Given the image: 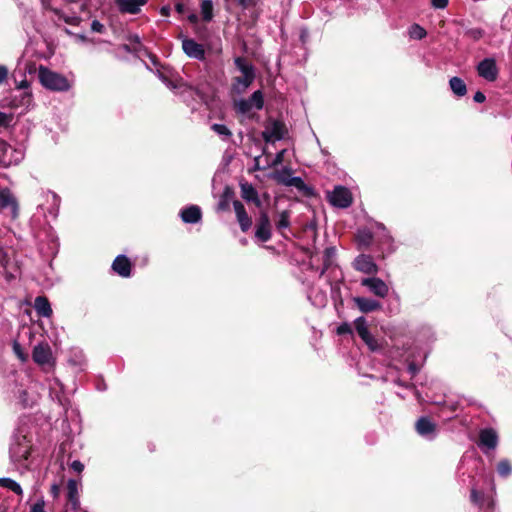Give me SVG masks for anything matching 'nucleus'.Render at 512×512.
<instances>
[{"mask_svg":"<svg viewBox=\"0 0 512 512\" xmlns=\"http://www.w3.org/2000/svg\"><path fill=\"white\" fill-rule=\"evenodd\" d=\"M38 78L41 85L51 91L65 92L71 88V84L65 76L43 65L38 68Z\"/></svg>","mask_w":512,"mask_h":512,"instance_id":"f257e3e1","label":"nucleus"},{"mask_svg":"<svg viewBox=\"0 0 512 512\" xmlns=\"http://www.w3.org/2000/svg\"><path fill=\"white\" fill-rule=\"evenodd\" d=\"M328 200L331 205L338 208H347L352 204L351 192L343 186H337L333 191L328 193Z\"/></svg>","mask_w":512,"mask_h":512,"instance_id":"f03ea898","label":"nucleus"},{"mask_svg":"<svg viewBox=\"0 0 512 512\" xmlns=\"http://www.w3.org/2000/svg\"><path fill=\"white\" fill-rule=\"evenodd\" d=\"M286 129L282 122L273 121L266 126L262 132V137L265 142H276L281 140L285 135Z\"/></svg>","mask_w":512,"mask_h":512,"instance_id":"7ed1b4c3","label":"nucleus"},{"mask_svg":"<svg viewBox=\"0 0 512 512\" xmlns=\"http://www.w3.org/2000/svg\"><path fill=\"white\" fill-rule=\"evenodd\" d=\"M361 285L367 287L371 293L381 298L386 297L389 292L388 285L377 277L364 278L361 281Z\"/></svg>","mask_w":512,"mask_h":512,"instance_id":"20e7f679","label":"nucleus"},{"mask_svg":"<svg viewBox=\"0 0 512 512\" xmlns=\"http://www.w3.org/2000/svg\"><path fill=\"white\" fill-rule=\"evenodd\" d=\"M477 71L479 76L491 82L495 81L498 76V69L493 58L482 60L477 66Z\"/></svg>","mask_w":512,"mask_h":512,"instance_id":"39448f33","label":"nucleus"},{"mask_svg":"<svg viewBox=\"0 0 512 512\" xmlns=\"http://www.w3.org/2000/svg\"><path fill=\"white\" fill-rule=\"evenodd\" d=\"M148 0H115L118 11L122 14H137Z\"/></svg>","mask_w":512,"mask_h":512,"instance_id":"423d86ee","label":"nucleus"},{"mask_svg":"<svg viewBox=\"0 0 512 512\" xmlns=\"http://www.w3.org/2000/svg\"><path fill=\"white\" fill-rule=\"evenodd\" d=\"M353 266L357 271L365 274H376L378 266L369 255H359L353 262Z\"/></svg>","mask_w":512,"mask_h":512,"instance_id":"0eeeda50","label":"nucleus"},{"mask_svg":"<svg viewBox=\"0 0 512 512\" xmlns=\"http://www.w3.org/2000/svg\"><path fill=\"white\" fill-rule=\"evenodd\" d=\"M182 49L190 58L202 60L205 58V50L203 45L197 43L193 39L184 38L182 40Z\"/></svg>","mask_w":512,"mask_h":512,"instance_id":"6e6552de","label":"nucleus"},{"mask_svg":"<svg viewBox=\"0 0 512 512\" xmlns=\"http://www.w3.org/2000/svg\"><path fill=\"white\" fill-rule=\"evenodd\" d=\"M10 209L12 216L18 215V203L9 189L0 190V212Z\"/></svg>","mask_w":512,"mask_h":512,"instance_id":"1a4fd4ad","label":"nucleus"},{"mask_svg":"<svg viewBox=\"0 0 512 512\" xmlns=\"http://www.w3.org/2000/svg\"><path fill=\"white\" fill-rule=\"evenodd\" d=\"M416 432L423 437H432L437 430V424L427 416L420 417L415 423Z\"/></svg>","mask_w":512,"mask_h":512,"instance_id":"9d476101","label":"nucleus"},{"mask_svg":"<svg viewBox=\"0 0 512 512\" xmlns=\"http://www.w3.org/2000/svg\"><path fill=\"white\" fill-rule=\"evenodd\" d=\"M32 359L39 365L50 364L52 360V352L48 344H38L32 352Z\"/></svg>","mask_w":512,"mask_h":512,"instance_id":"9b49d317","label":"nucleus"},{"mask_svg":"<svg viewBox=\"0 0 512 512\" xmlns=\"http://www.w3.org/2000/svg\"><path fill=\"white\" fill-rule=\"evenodd\" d=\"M498 435L492 428L482 429L479 433V447H486L487 449L493 450L497 447Z\"/></svg>","mask_w":512,"mask_h":512,"instance_id":"f8f14e48","label":"nucleus"},{"mask_svg":"<svg viewBox=\"0 0 512 512\" xmlns=\"http://www.w3.org/2000/svg\"><path fill=\"white\" fill-rule=\"evenodd\" d=\"M255 236L263 242L271 238L270 219L266 212L260 213Z\"/></svg>","mask_w":512,"mask_h":512,"instance_id":"ddd939ff","label":"nucleus"},{"mask_svg":"<svg viewBox=\"0 0 512 512\" xmlns=\"http://www.w3.org/2000/svg\"><path fill=\"white\" fill-rule=\"evenodd\" d=\"M356 331L365 344L372 350L376 351L380 348L377 339L369 332L366 322H354Z\"/></svg>","mask_w":512,"mask_h":512,"instance_id":"4468645a","label":"nucleus"},{"mask_svg":"<svg viewBox=\"0 0 512 512\" xmlns=\"http://www.w3.org/2000/svg\"><path fill=\"white\" fill-rule=\"evenodd\" d=\"M233 208H234L238 223L241 227V230L243 232L248 231L252 225V220L246 213L244 205L240 201L236 200L233 202Z\"/></svg>","mask_w":512,"mask_h":512,"instance_id":"2eb2a0df","label":"nucleus"},{"mask_svg":"<svg viewBox=\"0 0 512 512\" xmlns=\"http://www.w3.org/2000/svg\"><path fill=\"white\" fill-rule=\"evenodd\" d=\"M67 502L72 510L77 511L80 509L78 482L74 479H69L67 482Z\"/></svg>","mask_w":512,"mask_h":512,"instance_id":"dca6fc26","label":"nucleus"},{"mask_svg":"<svg viewBox=\"0 0 512 512\" xmlns=\"http://www.w3.org/2000/svg\"><path fill=\"white\" fill-rule=\"evenodd\" d=\"M113 270L122 277H129L131 274V262L124 256H117L112 263Z\"/></svg>","mask_w":512,"mask_h":512,"instance_id":"f3484780","label":"nucleus"},{"mask_svg":"<svg viewBox=\"0 0 512 512\" xmlns=\"http://www.w3.org/2000/svg\"><path fill=\"white\" fill-rule=\"evenodd\" d=\"M255 78V73L243 74L241 77L234 79L232 89L237 94L244 93L247 88L252 84Z\"/></svg>","mask_w":512,"mask_h":512,"instance_id":"a211bd4d","label":"nucleus"},{"mask_svg":"<svg viewBox=\"0 0 512 512\" xmlns=\"http://www.w3.org/2000/svg\"><path fill=\"white\" fill-rule=\"evenodd\" d=\"M181 219L185 223L194 224L201 220V209L196 205H191L183 209L180 213Z\"/></svg>","mask_w":512,"mask_h":512,"instance_id":"6ab92c4d","label":"nucleus"},{"mask_svg":"<svg viewBox=\"0 0 512 512\" xmlns=\"http://www.w3.org/2000/svg\"><path fill=\"white\" fill-rule=\"evenodd\" d=\"M34 308L37 315L41 318H50L52 316V308L45 296H38L34 301Z\"/></svg>","mask_w":512,"mask_h":512,"instance_id":"aec40b11","label":"nucleus"},{"mask_svg":"<svg viewBox=\"0 0 512 512\" xmlns=\"http://www.w3.org/2000/svg\"><path fill=\"white\" fill-rule=\"evenodd\" d=\"M242 198L246 201L255 203L256 206H260L261 202L258 197L256 189L250 183H242L240 185Z\"/></svg>","mask_w":512,"mask_h":512,"instance_id":"412c9836","label":"nucleus"},{"mask_svg":"<svg viewBox=\"0 0 512 512\" xmlns=\"http://www.w3.org/2000/svg\"><path fill=\"white\" fill-rule=\"evenodd\" d=\"M449 85H450V88L453 91V93L455 95H457L458 97H462V96L466 95V93H467L466 84L464 83V81L461 78L456 77V76L452 77L449 80Z\"/></svg>","mask_w":512,"mask_h":512,"instance_id":"4be33fe9","label":"nucleus"},{"mask_svg":"<svg viewBox=\"0 0 512 512\" xmlns=\"http://www.w3.org/2000/svg\"><path fill=\"white\" fill-rule=\"evenodd\" d=\"M355 302L362 312L374 311L380 306L378 302L363 297L355 298Z\"/></svg>","mask_w":512,"mask_h":512,"instance_id":"5701e85b","label":"nucleus"},{"mask_svg":"<svg viewBox=\"0 0 512 512\" xmlns=\"http://www.w3.org/2000/svg\"><path fill=\"white\" fill-rule=\"evenodd\" d=\"M16 87L18 89L25 90L21 96V105H25V106L29 107L32 103V93H31V91H28V89L30 87V83L26 79H23L22 81H20L17 84Z\"/></svg>","mask_w":512,"mask_h":512,"instance_id":"b1692460","label":"nucleus"},{"mask_svg":"<svg viewBox=\"0 0 512 512\" xmlns=\"http://www.w3.org/2000/svg\"><path fill=\"white\" fill-rule=\"evenodd\" d=\"M275 225L278 230L287 229L290 226V212L288 210L280 212L277 215Z\"/></svg>","mask_w":512,"mask_h":512,"instance_id":"393cba45","label":"nucleus"},{"mask_svg":"<svg viewBox=\"0 0 512 512\" xmlns=\"http://www.w3.org/2000/svg\"><path fill=\"white\" fill-rule=\"evenodd\" d=\"M0 486L13 491L17 495H22L21 486L11 478H0Z\"/></svg>","mask_w":512,"mask_h":512,"instance_id":"a878e982","label":"nucleus"},{"mask_svg":"<svg viewBox=\"0 0 512 512\" xmlns=\"http://www.w3.org/2000/svg\"><path fill=\"white\" fill-rule=\"evenodd\" d=\"M201 15L204 21H211L213 18L212 0H203L201 3Z\"/></svg>","mask_w":512,"mask_h":512,"instance_id":"bb28decb","label":"nucleus"},{"mask_svg":"<svg viewBox=\"0 0 512 512\" xmlns=\"http://www.w3.org/2000/svg\"><path fill=\"white\" fill-rule=\"evenodd\" d=\"M252 106L257 110H261L264 106V96L260 90L255 91L249 99H247Z\"/></svg>","mask_w":512,"mask_h":512,"instance_id":"cd10ccee","label":"nucleus"},{"mask_svg":"<svg viewBox=\"0 0 512 512\" xmlns=\"http://www.w3.org/2000/svg\"><path fill=\"white\" fill-rule=\"evenodd\" d=\"M235 65L243 74L254 73L253 66L249 64L244 58L238 57L235 59Z\"/></svg>","mask_w":512,"mask_h":512,"instance_id":"c85d7f7f","label":"nucleus"},{"mask_svg":"<svg viewBox=\"0 0 512 512\" xmlns=\"http://www.w3.org/2000/svg\"><path fill=\"white\" fill-rule=\"evenodd\" d=\"M426 30L419 24H413L409 28V36L412 39H423L426 36Z\"/></svg>","mask_w":512,"mask_h":512,"instance_id":"c756f323","label":"nucleus"},{"mask_svg":"<svg viewBox=\"0 0 512 512\" xmlns=\"http://www.w3.org/2000/svg\"><path fill=\"white\" fill-rule=\"evenodd\" d=\"M497 472L502 477H507L512 472V466L509 460L503 459L497 465Z\"/></svg>","mask_w":512,"mask_h":512,"instance_id":"7c9ffc66","label":"nucleus"},{"mask_svg":"<svg viewBox=\"0 0 512 512\" xmlns=\"http://www.w3.org/2000/svg\"><path fill=\"white\" fill-rule=\"evenodd\" d=\"M211 129L223 139H228L232 135L230 129L224 124L215 123L211 126Z\"/></svg>","mask_w":512,"mask_h":512,"instance_id":"2f4dec72","label":"nucleus"},{"mask_svg":"<svg viewBox=\"0 0 512 512\" xmlns=\"http://www.w3.org/2000/svg\"><path fill=\"white\" fill-rule=\"evenodd\" d=\"M234 106L236 110L242 114L249 112L252 108L249 101L247 99H240L235 101Z\"/></svg>","mask_w":512,"mask_h":512,"instance_id":"473e14b6","label":"nucleus"},{"mask_svg":"<svg viewBox=\"0 0 512 512\" xmlns=\"http://www.w3.org/2000/svg\"><path fill=\"white\" fill-rule=\"evenodd\" d=\"M357 240L361 245L368 246L372 241V234L369 231H359L357 234Z\"/></svg>","mask_w":512,"mask_h":512,"instance_id":"72a5a7b5","label":"nucleus"},{"mask_svg":"<svg viewBox=\"0 0 512 512\" xmlns=\"http://www.w3.org/2000/svg\"><path fill=\"white\" fill-rule=\"evenodd\" d=\"M484 498V494L476 489L471 490L470 499L474 504H481Z\"/></svg>","mask_w":512,"mask_h":512,"instance_id":"f704fd0d","label":"nucleus"},{"mask_svg":"<svg viewBox=\"0 0 512 512\" xmlns=\"http://www.w3.org/2000/svg\"><path fill=\"white\" fill-rule=\"evenodd\" d=\"M13 120V114H6L0 111V127H8Z\"/></svg>","mask_w":512,"mask_h":512,"instance_id":"c9c22d12","label":"nucleus"},{"mask_svg":"<svg viewBox=\"0 0 512 512\" xmlns=\"http://www.w3.org/2000/svg\"><path fill=\"white\" fill-rule=\"evenodd\" d=\"M337 334L338 335L352 334V326L348 322H343L342 325H340L337 328Z\"/></svg>","mask_w":512,"mask_h":512,"instance_id":"e433bc0d","label":"nucleus"},{"mask_svg":"<svg viewBox=\"0 0 512 512\" xmlns=\"http://www.w3.org/2000/svg\"><path fill=\"white\" fill-rule=\"evenodd\" d=\"M280 182L284 183L285 185H293L296 187H300L303 184V181L300 177H293L289 181H286L284 179H278Z\"/></svg>","mask_w":512,"mask_h":512,"instance_id":"4c0bfd02","label":"nucleus"},{"mask_svg":"<svg viewBox=\"0 0 512 512\" xmlns=\"http://www.w3.org/2000/svg\"><path fill=\"white\" fill-rule=\"evenodd\" d=\"M45 502L43 499L38 500L32 507L30 512H45Z\"/></svg>","mask_w":512,"mask_h":512,"instance_id":"58836bf2","label":"nucleus"},{"mask_svg":"<svg viewBox=\"0 0 512 512\" xmlns=\"http://www.w3.org/2000/svg\"><path fill=\"white\" fill-rule=\"evenodd\" d=\"M91 30L93 32L102 33L104 31V25L98 20H93L91 23Z\"/></svg>","mask_w":512,"mask_h":512,"instance_id":"ea45409f","label":"nucleus"},{"mask_svg":"<svg viewBox=\"0 0 512 512\" xmlns=\"http://www.w3.org/2000/svg\"><path fill=\"white\" fill-rule=\"evenodd\" d=\"M431 4L436 9H444L448 5V0H431Z\"/></svg>","mask_w":512,"mask_h":512,"instance_id":"a19ab883","label":"nucleus"},{"mask_svg":"<svg viewBox=\"0 0 512 512\" xmlns=\"http://www.w3.org/2000/svg\"><path fill=\"white\" fill-rule=\"evenodd\" d=\"M70 467L77 473H81L84 470V464L79 460H74Z\"/></svg>","mask_w":512,"mask_h":512,"instance_id":"79ce46f5","label":"nucleus"},{"mask_svg":"<svg viewBox=\"0 0 512 512\" xmlns=\"http://www.w3.org/2000/svg\"><path fill=\"white\" fill-rule=\"evenodd\" d=\"M468 34L474 40H478L483 36V31L481 29H471L468 31Z\"/></svg>","mask_w":512,"mask_h":512,"instance_id":"37998d69","label":"nucleus"},{"mask_svg":"<svg viewBox=\"0 0 512 512\" xmlns=\"http://www.w3.org/2000/svg\"><path fill=\"white\" fill-rule=\"evenodd\" d=\"M285 152H286V150L283 149L276 154L274 161H273V165H279L283 162Z\"/></svg>","mask_w":512,"mask_h":512,"instance_id":"c03bdc74","label":"nucleus"},{"mask_svg":"<svg viewBox=\"0 0 512 512\" xmlns=\"http://www.w3.org/2000/svg\"><path fill=\"white\" fill-rule=\"evenodd\" d=\"M8 76V69L4 65H0V84H2Z\"/></svg>","mask_w":512,"mask_h":512,"instance_id":"a18cd8bd","label":"nucleus"},{"mask_svg":"<svg viewBox=\"0 0 512 512\" xmlns=\"http://www.w3.org/2000/svg\"><path fill=\"white\" fill-rule=\"evenodd\" d=\"M13 348H14L15 353L17 354V356L20 359H22V360L26 359V355L22 352L21 347L18 343L15 342Z\"/></svg>","mask_w":512,"mask_h":512,"instance_id":"49530a36","label":"nucleus"},{"mask_svg":"<svg viewBox=\"0 0 512 512\" xmlns=\"http://www.w3.org/2000/svg\"><path fill=\"white\" fill-rule=\"evenodd\" d=\"M473 98H474V101L477 102V103H482L486 99L485 95L482 92H480V91L476 92L474 94Z\"/></svg>","mask_w":512,"mask_h":512,"instance_id":"de8ad7c7","label":"nucleus"},{"mask_svg":"<svg viewBox=\"0 0 512 512\" xmlns=\"http://www.w3.org/2000/svg\"><path fill=\"white\" fill-rule=\"evenodd\" d=\"M50 493L54 498H57L60 494V487L57 484H53L51 486Z\"/></svg>","mask_w":512,"mask_h":512,"instance_id":"09e8293b","label":"nucleus"},{"mask_svg":"<svg viewBox=\"0 0 512 512\" xmlns=\"http://www.w3.org/2000/svg\"><path fill=\"white\" fill-rule=\"evenodd\" d=\"M325 302H326V296L325 295H321L320 299H319V305H324Z\"/></svg>","mask_w":512,"mask_h":512,"instance_id":"8fccbe9b","label":"nucleus"},{"mask_svg":"<svg viewBox=\"0 0 512 512\" xmlns=\"http://www.w3.org/2000/svg\"><path fill=\"white\" fill-rule=\"evenodd\" d=\"M239 4L242 6H247L250 3V0H238Z\"/></svg>","mask_w":512,"mask_h":512,"instance_id":"3c124183","label":"nucleus"},{"mask_svg":"<svg viewBox=\"0 0 512 512\" xmlns=\"http://www.w3.org/2000/svg\"><path fill=\"white\" fill-rule=\"evenodd\" d=\"M189 20H190L191 22H196L197 17H196L195 15H191V16L189 17Z\"/></svg>","mask_w":512,"mask_h":512,"instance_id":"603ef678","label":"nucleus"},{"mask_svg":"<svg viewBox=\"0 0 512 512\" xmlns=\"http://www.w3.org/2000/svg\"><path fill=\"white\" fill-rule=\"evenodd\" d=\"M356 320L361 321V320H364V318L363 317H358Z\"/></svg>","mask_w":512,"mask_h":512,"instance_id":"864d4df0","label":"nucleus"},{"mask_svg":"<svg viewBox=\"0 0 512 512\" xmlns=\"http://www.w3.org/2000/svg\"><path fill=\"white\" fill-rule=\"evenodd\" d=\"M177 10L181 11V6L180 5H177Z\"/></svg>","mask_w":512,"mask_h":512,"instance_id":"5fc2aeb1","label":"nucleus"}]
</instances>
